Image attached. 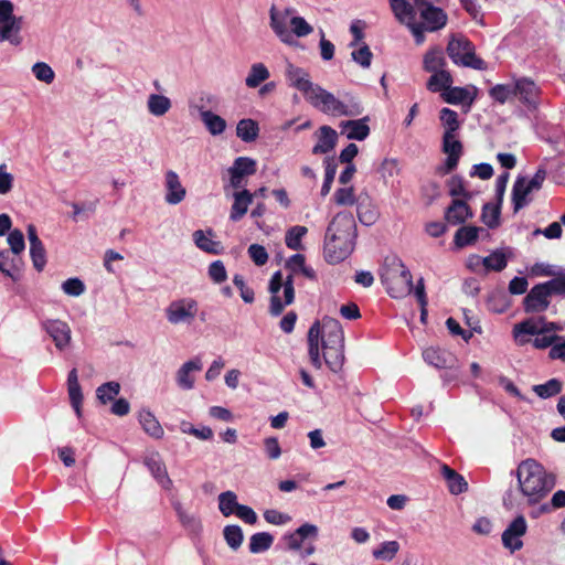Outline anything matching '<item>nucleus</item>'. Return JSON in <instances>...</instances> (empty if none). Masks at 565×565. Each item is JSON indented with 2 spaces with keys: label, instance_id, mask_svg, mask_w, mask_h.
Segmentation results:
<instances>
[{
  "label": "nucleus",
  "instance_id": "obj_43",
  "mask_svg": "<svg viewBox=\"0 0 565 565\" xmlns=\"http://www.w3.org/2000/svg\"><path fill=\"white\" fill-rule=\"evenodd\" d=\"M259 134V127L257 121L254 119H241L236 126V135L244 142H253L257 139Z\"/></svg>",
  "mask_w": 565,
  "mask_h": 565
},
{
  "label": "nucleus",
  "instance_id": "obj_34",
  "mask_svg": "<svg viewBox=\"0 0 565 565\" xmlns=\"http://www.w3.org/2000/svg\"><path fill=\"white\" fill-rule=\"evenodd\" d=\"M320 323L315 322L308 331V354L311 364L316 369H320L322 366V360L320 358Z\"/></svg>",
  "mask_w": 565,
  "mask_h": 565
},
{
  "label": "nucleus",
  "instance_id": "obj_12",
  "mask_svg": "<svg viewBox=\"0 0 565 565\" xmlns=\"http://www.w3.org/2000/svg\"><path fill=\"white\" fill-rule=\"evenodd\" d=\"M326 233L335 234L337 236L356 238V224L352 213L339 212L330 222Z\"/></svg>",
  "mask_w": 565,
  "mask_h": 565
},
{
  "label": "nucleus",
  "instance_id": "obj_28",
  "mask_svg": "<svg viewBox=\"0 0 565 565\" xmlns=\"http://www.w3.org/2000/svg\"><path fill=\"white\" fill-rule=\"evenodd\" d=\"M23 25V17H15L6 22H0V42L8 41L12 45L22 42L20 32Z\"/></svg>",
  "mask_w": 565,
  "mask_h": 565
},
{
  "label": "nucleus",
  "instance_id": "obj_25",
  "mask_svg": "<svg viewBox=\"0 0 565 565\" xmlns=\"http://www.w3.org/2000/svg\"><path fill=\"white\" fill-rule=\"evenodd\" d=\"M281 288L284 289V278L281 271L277 270L273 274L268 286V290L271 294L269 312L274 317L280 316L285 308L284 301L278 296Z\"/></svg>",
  "mask_w": 565,
  "mask_h": 565
},
{
  "label": "nucleus",
  "instance_id": "obj_30",
  "mask_svg": "<svg viewBox=\"0 0 565 565\" xmlns=\"http://www.w3.org/2000/svg\"><path fill=\"white\" fill-rule=\"evenodd\" d=\"M338 134L330 126L319 128L318 142L312 148L313 154H326L331 152L337 146Z\"/></svg>",
  "mask_w": 565,
  "mask_h": 565
},
{
  "label": "nucleus",
  "instance_id": "obj_46",
  "mask_svg": "<svg viewBox=\"0 0 565 565\" xmlns=\"http://www.w3.org/2000/svg\"><path fill=\"white\" fill-rule=\"evenodd\" d=\"M439 119L445 129L444 135H457L461 126L457 111L444 107L439 111Z\"/></svg>",
  "mask_w": 565,
  "mask_h": 565
},
{
  "label": "nucleus",
  "instance_id": "obj_52",
  "mask_svg": "<svg viewBox=\"0 0 565 565\" xmlns=\"http://www.w3.org/2000/svg\"><path fill=\"white\" fill-rule=\"evenodd\" d=\"M489 96L501 105L514 98L513 82L508 84H497L489 89Z\"/></svg>",
  "mask_w": 565,
  "mask_h": 565
},
{
  "label": "nucleus",
  "instance_id": "obj_19",
  "mask_svg": "<svg viewBox=\"0 0 565 565\" xmlns=\"http://www.w3.org/2000/svg\"><path fill=\"white\" fill-rule=\"evenodd\" d=\"M164 188V200L170 205H177L181 203L186 195L185 188L182 185L178 173L174 172L173 170H169L166 172Z\"/></svg>",
  "mask_w": 565,
  "mask_h": 565
},
{
  "label": "nucleus",
  "instance_id": "obj_38",
  "mask_svg": "<svg viewBox=\"0 0 565 565\" xmlns=\"http://www.w3.org/2000/svg\"><path fill=\"white\" fill-rule=\"evenodd\" d=\"M472 259H476V264H482L487 271H502L508 265L507 256L501 249L493 250L487 257L472 255Z\"/></svg>",
  "mask_w": 565,
  "mask_h": 565
},
{
  "label": "nucleus",
  "instance_id": "obj_10",
  "mask_svg": "<svg viewBox=\"0 0 565 565\" xmlns=\"http://www.w3.org/2000/svg\"><path fill=\"white\" fill-rule=\"evenodd\" d=\"M422 22L427 32H435L443 29L448 20L446 12L431 3L422 2L418 6Z\"/></svg>",
  "mask_w": 565,
  "mask_h": 565
},
{
  "label": "nucleus",
  "instance_id": "obj_48",
  "mask_svg": "<svg viewBox=\"0 0 565 565\" xmlns=\"http://www.w3.org/2000/svg\"><path fill=\"white\" fill-rule=\"evenodd\" d=\"M274 543V536L268 532H258L249 539V552L253 554L264 553L268 551Z\"/></svg>",
  "mask_w": 565,
  "mask_h": 565
},
{
  "label": "nucleus",
  "instance_id": "obj_62",
  "mask_svg": "<svg viewBox=\"0 0 565 565\" xmlns=\"http://www.w3.org/2000/svg\"><path fill=\"white\" fill-rule=\"evenodd\" d=\"M30 256L34 268L38 271L43 270L46 264V254L42 242L34 245H30Z\"/></svg>",
  "mask_w": 565,
  "mask_h": 565
},
{
  "label": "nucleus",
  "instance_id": "obj_49",
  "mask_svg": "<svg viewBox=\"0 0 565 565\" xmlns=\"http://www.w3.org/2000/svg\"><path fill=\"white\" fill-rule=\"evenodd\" d=\"M563 383L558 379H551L543 384H536L532 387L533 392L541 398L546 399L562 392Z\"/></svg>",
  "mask_w": 565,
  "mask_h": 565
},
{
  "label": "nucleus",
  "instance_id": "obj_47",
  "mask_svg": "<svg viewBox=\"0 0 565 565\" xmlns=\"http://www.w3.org/2000/svg\"><path fill=\"white\" fill-rule=\"evenodd\" d=\"M452 84V77L448 71H439L431 73L427 82V89L437 93V92H446Z\"/></svg>",
  "mask_w": 565,
  "mask_h": 565
},
{
  "label": "nucleus",
  "instance_id": "obj_64",
  "mask_svg": "<svg viewBox=\"0 0 565 565\" xmlns=\"http://www.w3.org/2000/svg\"><path fill=\"white\" fill-rule=\"evenodd\" d=\"M62 290L68 296L78 297L84 294L85 285L79 278L73 277L62 284Z\"/></svg>",
  "mask_w": 565,
  "mask_h": 565
},
{
  "label": "nucleus",
  "instance_id": "obj_5",
  "mask_svg": "<svg viewBox=\"0 0 565 565\" xmlns=\"http://www.w3.org/2000/svg\"><path fill=\"white\" fill-rule=\"evenodd\" d=\"M198 312V301L189 297L171 301L164 310L166 318L171 324H191Z\"/></svg>",
  "mask_w": 565,
  "mask_h": 565
},
{
  "label": "nucleus",
  "instance_id": "obj_29",
  "mask_svg": "<svg viewBox=\"0 0 565 565\" xmlns=\"http://www.w3.org/2000/svg\"><path fill=\"white\" fill-rule=\"evenodd\" d=\"M67 391L71 405L77 416V418H82V403H83V393L82 387L78 382V374L76 369H72L67 375Z\"/></svg>",
  "mask_w": 565,
  "mask_h": 565
},
{
  "label": "nucleus",
  "instance_id": "obj_31",
  "mask_svg": "<svg viewBox=\"0 0 565 565\" xmlns=\"http://www.w3.org/2000/svg\"><path fill=\"white\" fill-rule=\"evenodd\" d=\"M173 509L175 511L179 522L190 534H201L203 525L198 515L189 513L179 501L173 502Z\"/></svg>",
  "mask_w": 565,
  "mask_h": 565
},
{
  "label": "nucleus",
  "instance_id": "obj_32",
  "mask_svg": "<svg viewBox=\"0 0 565 565\" xmlns=\"http://www.w3.org/2000/svg\"><path fill=\"white\" fill-rule=\"evenodd\" d=\"M322 354L326 364L332 372L337 373L342 369L344 363V344H322Z\"/></svg>",
  "mask_w": 565,
  "mask_h": 565
},
{
  "label": "nucleus",
  "instance_id": "obj_27",
  "mask_svg": "<svg viewBox=\"0 0 565 565\" xmlns=\"http://www.w3.org/2000/svg\"><path fill=\"white\" fill-rule=\"evenodd\" d=\"M367 121L369 117H363L356 120L342 121L340 127L342 128V134H345L348 139L363 141L370 135Z\"/></svg>",
  "mask_w": 565,
  "mask_h": 565
},
{
  "label": "nucleus",
  "instance_id": "obj_50",
  "mask_svg": "<svg viewBox=\"0 0 565 565\" xmlns=\"http://www.w3.org/2000/svg\"><path fill=\"white\" fill-rule=\"evenodd\" d=\"M308 230L306 226L295 225L290 227L285 235V243L289 249L300 250L303 248L302 238L307 234Z\"/></svg>",
  "mask_w": 565,
  "mask_h": 565
},
{
  "label": "nucleus",
  "instance_id": "obj_57",
  "mask_svg": "<svg viewBox=\"0 0 565 565\" xmlns=\"http://www.w3.org/2000/svg\"><path fill=\"white\" fill-rule=\"evenodd\" d=\"M500 205H493L486 203L482 207L481 220L490 228H494L499 225L500 218Z\"/></svg>",
  "mask_w": 565,
  "mask_h": 565
},
{
  "label": "nucleus",
  "instance_id": "obj_59",
  "mask_svg": "<svg viewBox=\"0 0 565 565\" xmlns=\"http://www.w3.org/2000/svg\"><path fill=\"white\" fill-rule=\"evenodd\" d=\"M335 173H337V163H335L334 159H330V158L326 159L324 160V179H323V183L321 186V195L322 196H326L330 192Z\"/></svg>",
  "mask_w": 565,
  "mask_h": 565
},
{
  "label": "nucleus",
  "instance_id": "obj_2",
  "mask_svg": "<svg viewBox=\"0 0 565 565\" xmlns=\"http://www.w3.org/2000/svg\"><path fill=\"white\" fill-rule=\"evenodd\" d=\"M381 280L392 298L401 299L413 291L412 274L398 257L392 258L386 264V268L381 274Z\"/></svg>",
  "mask_w": 565,
  "mask_h": 565
},
{
  "label": "nucleus",
  "instance_id": "obj_51",
  "mask_svg": "<svg viewBox=\"0 0 565 565\" xmlns=\"http://www.w3.org/2000/svg\"><path fill=\"white\" fill-rule=\"evenodd\" d=\"M238 507L237 495L233 491L228 490L218 495V509L224 516L236 513Z\"/></svg>",
  "mask_w": 565,
  "mask_h": 565
},
{
  "label": "nucleus",
  "instance_id": "obj_54",
  "mask_svg": "<svg viewBox=\"0 0 565 565\" xmlns=\"http://www.w3.org/2000/svg\"><path fill=\"white\" fill-rule=\"evenodd\" d=\"M120 392V384L115 381L106 382L97 387L96 396L102 404H107L115 399Z\"/></svg>",
  "mask_w": 565,
  "mask_h": 565
},
{
  "label": "nucleus",
  "instance_id": "obj_9",
  "mask_svg": "<svg viewBox=\"0 0 565 565\" xmlns=\"http://www.w3.org/2000/svg\"><path fill=\"white\" fill-rule=\"evenodd\" d=\"M514 97L530 109H534L539 105L540 87L536 83L525 76L513 77Z\"/></svg>",
  "mask_w": 565,
  "mask_h": 565
},
{
  "label": "nucleus",
  "instance_id": "obj_35",
  "mask_svg": "<svg viewBox=\"0 0 565 565\" xmlns=\"http://www.w3.org/2000/svg\"><path fill=\"white\" fill-rule=\"evenodd\" d=\"M391 9L398 22L406 26L416 20V10L407 0H390Z\"/></svg>",
  "mask_w": 565,
  "mask_h": 565
},
{
  "label": "nucleus",
  "instance_id": "obj_7",
  "mask_svg": "<svg viewBox=\"0 0 565 565\" xmlns=\"http://www.w3.org/2000/svg\"><path fill=\"white\" fill-rule=\"evenodd\" d=\"M554 322H546L544 318H529L519 323L513 328V335L519 344H525L529 340L525 335H537L541 333H548L556 330Z\"/></svg>",
  "mask_w": 565,
  "mask_h": 565
},
{
  "label": "nucleus",
  "instance_id": "obj_13",
  "mask_svg": "<svg viewBox=\"0 0 565 565\" xmlns=\"http://www.w3.org/2000/svg\"><path fill=\"white\" fill-rule=\"evenodd\" d=\"M257 162L249 157H238L234 160L233 164L228 168L230 182L234 189L243 186L245 177L256 173Z\"/></svg>",
  "mask_w": 565,
  "mask_h": 565
},
{
  "label": "nucleus",
  "instance_id": "obj_22",
  "mask_svg": "<svg viewBox=\"0 0 565 565\" xmlns=\"http://www.w3.org/2000/svg\"><path fill=\"white\" fill-rule=\"evenodd\" d=\"M477 97V87H449L443 93V98L446 103L451 105H467L471 107Z\"/></svg>",
  "mask_w": 565,
  "mask_h": 565
},
{
  "label": "nucleus",
  "instance_id": "obj_3",
  "mask_svg": "<svg viewBox=\"0 0 565 565\" xmlns=\"http://www.w3.org/2000/svg\"><path fill=\"white\" fill-rule=\"evenodd\" d=\"M307 102L323 114L332 116L354 117L361 115L363 111L360 103L352 100L351 103L345 104L321 86L316 88L315 93Z\"/></svg>",
  "mask_w": 565,
  "mask_h": 565
},
{
  "label": "nucleus",
  "instance_id": "obj_44",
  "mask_svg": "<svg viewBox=\"0 0 565 565\" xmlns=\"http://www.w3.org/2000/svg\"><path fill=\"white\" fill-rule=\"evenodd\" d=\"M424 70L429 73L445 71L446 60L441 49H431L424 56Z\"/></svg>",
  "mask_w": 565,
  "mask_h": 565
},
{
  "label": "nucleus",
  "instance_id": "obj_58",
  "mask_svg": "<svg viewBox=\"0 0 565 565\" xmlns=\"http://www.w3.org/2000/svg\"><path fill=\"white\" fill-rule=\"evenodd\" d=\"M289 25L291 28L289 31L292 36L296 35L298 38H305L313 31V28L305 20V18L298 15L290 18Z\"/></svg>",
  "mask_w": 565,
  "mask_h": 565
},
{
  "label": "nucleus",
  "instance_id": "obj_45",
  "mask_svg": "<svg viewBox=\"0 0 565 565\" xmlns=\"http://www.w3.org/2000/svg\"><path fill=\"white\" fill-rule=\"evenodd\" d=\"M269 76L270 73L264 63H254L250 66L249 73L245 78V85L248 88H256L263 82L267 81Z\"/></svg>",
  "mask_w": 565,
  "mask_h": 565
},
{
  "label": "nucleus",
  "instance_id": "obj_55",
  "mask_svg": "<svg viewBox=\"0 0 565 565\" xmlns=\"http://www.w3.org/2000/svg\"><path fill=\"white\" fill-rule=\"evenodd\" d=\"M223 535L226 544L236 551L242 546L244 534L239 525H226L223 530Z\"/></svg>",
  "mask_w": 565,
  "mask_h": 565
},
{
  "label": "nucleus",
  "instance_id": "obj_63",
  "mask_svg": "<svg viewBox=\"0 0 565 565\" xmlns=\"http://www.w3.org/2000/svg\"><path fill=\"white\" fill-rule=\"evenodd\" d=\"M7 241L10 246V250L15 255H19L25 248L24 235L22 231L18 228L9 232Z\"/></svg>",
  "mask_w": 565,
  "mask_h": 565
},
{
  "label": "nucleus",
  "instance_id": "obj_8",
  "mask_svg": "<svg viewBox=\"0 0 565 565\" xmlns=\"http://www.w3.org/2000/svg\"><path fill=\"white\" fill-rule=\"evenodd\" d=\"M441 150L447 154V158L444 164L438 167L437 172L448 174L458 167L463 147L457 135H443Z\"/></svg>",
  "mask_w": 565,
  "mask_h": 565
},
{
  "label": "nucleus",
  "instance_id": "obj_41",
  "mask_svg": "<svg viewBox=\"0 0 565 565\" xmlns=\"http://www.w3.org/2000/svg\"><path fill=\"white\" fill-rule=\"evenodd\" d=\"M481 231L482 228L472 225L459 227L454 236L456 247L462 248L475 244Z\"/></svg>",
  "mask_w": 565,
  "mask_h": 565
},
{
  "label": "nucleus",
  "instance_id": "obj_53",
  "mask_svg": "<svg viewBox=\"0 0 565 565\" xmlns=\"http://www.w3.org/2000/svg\"><path fill=\"white\" fill-rule=\"evenodd\" d=\"M449 195L454 199L470 200L472 193L465 188L463 179L460 175H452L447 181Z\"/></svg>",
  "mask_w": 565,
  "mask_h": 565
},
{
  "label": "nucleus",
  "instance_id": "obj_23",
  "mask_svg": "<svg viewBox=\"0 0 565 565\" xmlns=\"http://www.w3.org/2000/svg\"><path fill=\"white\" fill-rule=\"evenodd\" d=\"M202 366V361L198 356L183 363L177 372L178 386L184 391L192 390L194 387V377L192 373L201 371Z\"/></svg>",
  "mask_w": 565,
  "mask_h": 565
},
{
  "label": "nucleus",
  "instance_id": "obj_17",
  "mask_svg": "<svg viewBox=\"0 0 565 565\" xmlns=\"http://www.w3.org/2000/svg\"><path fill=\"white\" fill-rule=\"evenodd\" d=\"M467 201L468 200L452 199L444 214L445 220L449 225H461L473 217L475 213L468 205Z\"/></svg>",
  "mask_w": 565,
  "mask_h": 565
},
{
  "label": "nucleus",
  "instance_id": "obj_24",
  "mask_svg": "<svg viewBox=\"0 0 565 565\" xmlns=\"http://www.w3.org/2000/svg\"><path fill=\"white\" fill-rule=\"evenodd\" d=\"M145 465L162 489L170 490L172 488L173 482L170 479L166 465L160 459L159 455L147 457L145 459Z\"/></svg>",
  "mask_w": 565,
  "mask_h": 565
},
{
  "label": "nucleus",
  "instance_id": "obj_37",
  "mask_svg": "<svg viewBox=\"0 0 565 565\" xmlns=\"http://www.w3.org/2000/svg\"><path fill=\"white\" fill-rule=\"evenodd\" d=\"M253 202V194L248 190H242L234 193V203L231 209L230 218L233 222L239 221L247 212Z\"/></svg>",
  "mask_w": 565,
  "mask_h": 565
},
{
  "label": "nucleus",
  "instance_id": "obj_61",
  "mask_svg": "<svg viewBox=\"0 0 565 565\" xmlns=\"http://www.w3.org/2000/svg\"><path fill=\"white\" fill-rule=\"evenodd\" d=\"M356 213L359 221L366 226L373 225L377 220V212L370 209L363 201H358Z\"/></svg>",
  "mask_w": 565,
  "mask_h": 565
},
{
  "label": "nucleus",
  "instance_id": "obj_14",
  "mask_svg": "<svg viewBox=\"0 0 565 565\" xmlns=\"http://www.w3.org/2000/svg\"><path fill=\"white\" fill-rule=\"evenodd\" d=\"M286 77L292 87L303 94L306 100L309 99L319 86L310 81L309 74L306 70L292 64H288L286 68Z\"/></svg>",
  "mask_w": 565,
  "mask_h": 565
},
{
  "label": "nucleus",
  "instance_id": "obj_40",
  "mask_svg": "<svg viewBox=\"0 0 565 565\" xmlns=\"http://www.w3.org/2000/svg\"><path fill=\"white\" fill-rule=\"evenodd\" d=\"M200 117L207 131L213 136L223 134L226 129V121L211 110H200Z\"/></svg>",
  "mask_w": 565,
  "mask_h": 565
},
{
  "label": "nucleus",
  "instance_id": "obj_16",
  "mask_svg": "<svg viewBox=\"0 0 565 565\" xmlns=\"http://www.w3.org/2000/svg\"><path fill=\"white\" fill-rule=\"evenodd\" d=\"M43 329L53 340L55 348L60 351L65 350L71 342V328L62 320H46L43 322Z\"/></svg>",
  "mask_w": 565,
  "mask_h": 565
},
{
  "label": "nucleus",
  "instance_id": "obj_39",
  "mask_svg": "<svg viewBox=\"0 0 565 565\" xmlns=\"http://www.w3.org/2000/svg\"><path fill=\"white\" fill-rule=\"evenodd\" d=\"M212 235V230H209L206 233L202 230H198L193 233V241L201 250L217 255L221 252V244L220 242L213 241Z\"/></svg>",
  "mask_w": 565,
  "mask_h": 565
},
{
  "label": "nucleus",
  "instance_id": "obj_15",
  "mask_svg": "<svg viewBox=\"0 0 565 565\" xmlns=\"http://www.w3.org/2000/svg\"><path fill=\"white\" fill-rule=\"evenodd\" d=\"M294 9L287 8L284 12L278 11L275 6L269 10L270 28L279 40L286 44L295 42L291 32L288 29V17L294 13Z\"/></svg>",
  "mask_w": 565,
  "mask_h": 565
},
{
  "label": "nucleus",
  "instance_id": "obj_42",
  "mask_svg": "<svg viewBox=\"0 0 565 565\" xmlns=\"http://www.w3.org/2000/svg\"><path fill=\"white\" fill-rule=\"evenodd\" d=\"M148 111L156 117L166 115L171 108V100L164 95L150 94L147 100Z\"/></svg>",
  "mask_w": 565,
  "mask_h": 565
},
{
  "label": "nucleus",
  "instance_id": "obj_21",
  "mask_svg": "<svg viewBox=\"0 0 565 565\" xmlns=\"http://www.w3.org/2000/svg\"><path fill=\"white\" fill-rule=\"evenodd\" d=\"M424 361L436 369H454L457 362L456 356L440 348L430 347L423 351Z\"/></svg>",
  "mask_w": 565,
  "mask_h": 565
},
{
  "label": "nucleus",
  "instance_id": "obj_20",
  "mask_svg": "<svg viewBox=\"0 0 565 565\" xmlns=\"http://www.w3.org/2000/svg\"><path fill=\"white\" fill-rule=\"evenodd\" d=\"M320 339L322 344H344V333L339 320L326 317L320 324Z\"/></svg>",
  "mask_w": 565,
  "mask_h": 565
},
{
  "label": "nucleus",
  "instance_id": "obj_56",
  "mask_svg": "<svg viewBox=\"0 0 565 565\" xmlns=\"http://www.w3.org/2000/svg\"><path fill=\"white\" fill-rule=\"evenodd\" d=\"M32 74L34 77L45 84L53 83L55 73L53 68L45 62H36L32 65Z\"/></svg>",
  "mask_w": 565,
  "mask_h": 565
},
{
  "label": "nucleus",
  "instance_id": "obj_60",
  "mask_svg": "<svg viewBox=\"0 0 565 565\" xmlns=\"http://www.w3.org/2000/svg\"><path fill=\"white\" fill-rule=\"evenodd\" d=\"M399 545L396 541H386L373 552L375 558L391 561L397 554Z\"/></svg>",
  "mask_w": 565,
  "mask_h": 565
},
{
  "label": "nucleus",
  "instance_id": "obj_18",
  "mask_svg": "<svg viewBox=\"0 0 565 565\" xmlns=\"http://www.w3.org/2000/svg\"><path fill=\"white\" fill-rule=\"evenodd\" d=\"M551 303L548 294L540 284L533 286L523 299V308L527 313H540L545 311Z\"/></svg>",
  "mask_w": 565,
  "mask_h": 565
},
{
  "label": "nucleus",
  "instance_id": "obj_36",
  "mask_svg": "<svg viewBox=\"0 0 565 565\" xmlns=\"http://www.w3.org/2000/svg\"><path fill=\"white\" fill-rule=\"evenodd\" d=\"M440 473L446 480L450 493L460 494L468 489V483L465 478L449 466L443 465L440 467Z\"/></svg>",
  "mask_w": 565,
  "mask_h": 565
},
{
  "label": "nucleus",
  "instance_id": "obj_33",
  "mask_svg": "<svg viewBox=\"0 0 565 565\" xmlns=\"http://www.w3.org/2000/svg\"><path fill=\"white\" fill-rule=\"evenodd\" d=\"M138 422L143 431L154 439H161L164 435L163 428L152 412L141 409L138 414Z\"/></svg>",
  "mask_w": 565,
  "mask_h": 565
},
{
  "label": "nucleus",
  "instance_id": "obj_1",
  "mask_svg": "<svg viewBox=\"0 0 565 565\" xmlns=\"http://www.w3.org/2000/svg\"><path fill=\"white\" fill-rule=\"evenodd\" d=\"M521 493L530 505L539 503L555 487V476L536 460H523L515 471Z\"/></svg>",
  "mask_w": 565,
  "mask_h": 565
},
{
  "label": "nucleus",
  "instance_id": "obj_6",
  "mask_svg": "<svg viewBox=\"0 0 565 565\" xmlns=\"http://www.w3.org/2000/svg\"><path fill=\"white\" fill-rule=\"evenodd\" d=\"M355 247V241L326 233L324 258L329 264H338L348 258Z\"/></svg>",
  "mask_w": 565,
  "mask_h": 565
},
{
  "label": "nucleus",
  "instance_id": "obj_26",
  "mask_svg": "<svg viewBox=\"0 0 565 565\" xmlns=\"http://www.w3.org/2000/svg\"><path fill=\"white\" fill-rule=\"evenodd\" d=\"M534 190L527 184V179L525 177H518L515 179L512 188V204L514 212H518L530 204L532 199L529 198V195Z\"/></svg>",
  "mask_w": 565,
  "mask_h": 565
},
{
  "label": "nucleus",
  "instance_id": "obj_11",
  "mask_svg": "<svg viewBox=\"0 0 565 565\" xmlns=\"http://www.w3.org/2000/svg\"><path fill=\"white\" fill-rule=\"evenodd\" d=\"M527 524L523 515H518L503 531L502 544L512 553L523 546L521 537L526 533Z\"/></svg>",
  "mask_w": 565,
  "mask_h": 565
},
{
  "label": "nucleus",
  "instance_id": "obj_4",
  "mask_svg": "<svg viewBox=\"0 0 565 565\" xmlns=\"http://www.w3.org/2000/svg\"><path fill=\"white\" fill-rule=\"evenodd\" d=\"M447 53L451 61L465 67L483 71L486 62L475 53V45L466 38L452 39L447 45Z\"/></svg>",
  "mask_w": 565,
  "mask_h": 565
}]
</instances>
